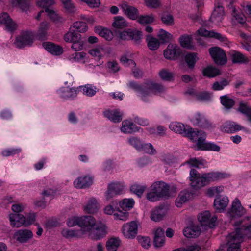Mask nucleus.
<instances>
[{"label": "nucleus", "instance_id": "29", "mask_svg": "<svg viewBox=\"0 0 251 251\" xmlns=\"http://www.w3.org/2000/svg\"><path fill=\"white\" fill-rule=\"evenodd\" d=\"M154 234V246L155 247H162L165 244L164 231L161 228H157Z\"/></svg>", "mask_w": 251, "mask_h": 251}, {"label": "nucleus", "instance_id": "38", "mask_svg": "<svg viewBox=\"0 0 251 251\" xmlns=\"http://www.w3.org/2000/svg\"><path fill=\"white\" fill-rule=\"evenodd\" d=\"M229 55L234 63H243L248 61L247 58L240 52L232 50L230 51Z\"/></svg>", "mask_w": 251, "mask_h": 251}, {"label": "nucleus", "instance_id": "15", "mask_svg": "<svg viewBox=\"0 0 251 251\" xmlns=\"http://www.w3.org/2000/svg\"><path fill=\"white\" fill-rule=\"evenodd\" d=\"M78 91V88L63 87L58 90V94L64 100H72L76 97Z\"/></svg>", "mask_w": 251, "mask_h": 251}, {"label": "nucleus", "instance_id": "41", "mask_svg": "<svg viewBox=\"0 0 251 251\" xmlns=\"http://www.w3.org/2000/svg\"><path fill=\"white\" fill-rule=\"evenodd\" d=\"M46 13H47L49 18L56 24L62 23L65 22V19L61 15H59L57 11L52 9H47Z\"/></svg>", "mask_w": 251, "mask_h": 251}, {"label": "nucleus", "instance_id": "46", "mask_svg": "<svg viewBox=\"0 0 251 251\" xmlns=\"http://www.w3.org/2000/svg\"><path fill=\"white\" fill-rule=\"evenodd\" d=\"M119 204L120 207L123 210H129L133 207L134 201L132 198L124 199L119 202Z\"/></svg>", "mask_w": 251, "mask_h": 251}, {"label": "nucleus", "instance_id": "43", "mask_svg": "<svg viewBox=\"0 0 251 251\" xmlns=\"http://www.w3.org/2000/svg\"><path fill=\"white\" fill-rule=\"evenodd\" d=\"M81 35L75 31V30L70 28V30L64 35V40L66 42L73 43L77 39H79Z\"/></svg>", "mask_w": 251, "mask_h": 251}, {"label": "nucleus", "instance_id": "35", "mask_svg": "<svg viewBox=\"0 0 251 251\" xmlns=\"http://www.w3.org/2000/svg\"><path fill=\"white\" fill-rule=\"evenodd\" d=\"M190 167H194L198 168H204L208 167V162L202 158H193L185 162Z\"/></svg>", "mask_w": 251, "mask_h": 251}, {"label": "nucleus", "instance_id": "9", "mask_svg": "<svg viewBox=\"0 0 251 251\" xmlns=\"http://www.w3.org/2000/svg\"><path fill=\"white\" fill-rule=\"evenodd\" d=\"M221 130L223 132L233 133L240 130H243L246 133H250V130L236 122L231 121H226L221 126Z\"/></svg>", "mask_w": 251, "mask_h": 251}, {"label": "nucleus", "instance_id": "6", "mask_svg": "<svg viewBox=\"0 0 251 251\" xmlns=\"http://www.w3.org/2000/svg\"><path fill=\"white\" fill-rule=\"evenodd\" d=\"M186 137H188L193 142H196L198 148L199 149L205 141L206 134L201 130H195L189 127Z\"/></svg>", "mask_w": 251, "mask_h": 251}, {"label": "nucleus", "instance_id": "23", "mask_svg": "<svg viewBox=\"0 0 251 251\" xmlns=\"http://www.w3.org/2000/svg\"><path fill=\"white\" fill-rule=\"evenodd\" d=\"M167 212L166 208L163 206H159L153 209L150 215L151 219L154 222L161 220Z\"/></svg>", "mask_w": 251, "mask_h": 251}, {"label": "nucleus", "instance_id": "27", "mask_svg": "<svg viewBox=\"0 0 251 251\" xmlns=\"http://www.w3.org/2000/svg\"><path fill=\"white\" fill-rule=\"evenodd\" d=\"M10 224L12 226L19 227L25 226V217L19 213H11L9 216Z\"/></svg>", "mask_w": 251, "mask_h": 251}, {"label": "nucleus", "instance_id": "26", "mask_svg": "<svg viewBox=\"0 0 251 251\" xmlns=\"http://www.w3.org/2000/svg\"><path fill=\"white\" fill-rule=\"evenodd\" d=\"M193 196L192 193L188 190L181 191L176 200V205L180 207L182 205L190 200Z\"/></svg>", "mask_w": 251, "mask_h": 251}, {"label": "nucleus", "instance_id": "57", "mask_svg": "<svg viewBox=\"0 0 251 251\" xmlns=\"http://www.w3.org/2000/svg\"><path fill=\"white\" fill-rule=\"evenodd\" d=\"M221 104L226 108L230 109L234 104V100L227 95L220 97Z\"/></svg>", "mask_w": 251, "mask_h": 251}, {"label": "nucleus", "instance_id": "34", "mask_svg": "<svg viewBox=\"0 0 251 251\" xmlns=\"http://www.w3.org/2000/svg\"><path fill=\"white\" fill-rule=\"evenodd\" d=\"M78 91L82 92L84 95L88 97L94 96L98 91V89L96 87L89 84L79 86L78 87Z\"/></svg>", "mask_w": 251, "mask_h": 251}, {"label": "nucleus", "instance_id": "39", "mask_svg": "<svg viewBox=\"0 0 251 251\" xmlns=\"http://www.w3.org/2000/svg\"><path fill=\"white\" fill-rule=\"evenodd\" d=\"M128 86L130 88L139 93V96L143 101L145 102L148 101L146 99L147 94V90H144L140 85L134 82H130L128 84Z\"/></svg>", "mask_w": 251, "mask_h": 251}, {"label": "nucleus", "instance_id": "48", "mask_svg": "<svg viewBox=\"0 0 251 251\" xmlns=\"http://www.w3.org/2000/svg\"><path fill=\"white\" fill-rule=\"evenodd\" d=\"M127 143L129 145L139 151L143 142L138 137L131 136L128 138Z\"/></svg>", "mask_w": 251, "mask_h": 251}, {"label": "nucleus", "instance_id": "64", "mask_svg": "<svg viewBox=\"0 0 251 251\" xmlns=\"http://www.w3.org/2000/svg\"><path fill=\"white\" fill-rule=\"evenodd\" d=\"M158 37L163 42H169L172 38V35L166 31L161 29L159 30Z\"/></svg>", "mask_w": 251, "mask_h": 251}, {"label": "nucleus", "instance_id": "52", "mask_svg": "<svg viewBox=\"0 0 251 251\" xmlns=\"http://www.w3.org/2000/svg\"><path fill=\"white\" fill-rule=\"evenodd\" d=\"M204 75L209 77H214L220 74V71L216 67L208 66L203 70Z\"/></svg>", "mask_w": 251, "mask_h": 251}, {"label": "nucleus", "instance_id": "24", "mask_svg": "<svg viewBox=\"0 0 251 251\" xmlns=\"http://www.w3.org/2000/svg\"><path fill=\"white\" fill-rule=\"evenodd\" d=\"M104 116L115 123H119L122 120L123 113L118 109L106 110L103 112Z\"/></svg>", "mask_w": 251, "mask_h": 251}, {"label": "nucleus", "instance_id": "31", "mask_svg": "<svg viewBox=\"0 0 251 251\" xmlns=\"http://www.w3.org/2000/svg\"><path fill=\"white\" fill-rule=\"evenodd\" d=\"M183 234L187 238H195L199 236L201 232L200 227L198 225H192L183 229Z\"/></svg>", "mask_w": 251, "mask_h": 251}, {"label": "nucleus", "instance_id": "20", "mask_svg": "<svg viewBox=\"0 0 251 251\" xmlns=\"http://www.w3.org/2000/svg\"><path fill=\"white\" fill-rule=\"evenodd\" d=\"M141 128L136 126L131 120H124L122 123L121 131L125 134H131L138 132Z\"/></svg>", "mask_w": 251, "mask_h": 251}, {"label": "nucleus", "instance_id": "18", "mask_svg": "<svg viewBox=\"0 0 251 251\" xmlns=\"http://www.w3.org/2000/svg\"><path fill=\"white\" fill-rule=\"evenodd\" d=\"M93 182V177L90 176H81L76 178L74 182L75 187L85 188L89 187Z\"/></svg>", "mask_w": 251, "mask_h": 251}, {"label": "nucleus", "instance_id": "47", "mask_svg": "<svg viewBox=\"0 0 251 251\" xmlns=\"http://www.w3.org/2000/svg\"><path fill=\"white\" fill-rule=\"evenodd\" d=\"M179 42L182 47L187 49H192L193 47L192 38L191 36L184 35L179 38Z\"/></svg>", "mask_w": 251, "mask_h": 251}, {"label": "nucleus", "instance_id": "50", "mask_svg": "<svg viewBox=\"0 0 251 251\" xmlns=\"http://www.w3.org/2000/svg\"><path fill=\"white\" fill-rule=\"evenodd\" d=\"M89 53L98 59H101L105 54V50L103 47H98L89 50Z\"/></svg>", "mask_w": 251, "mask_h": 251}, {"label": "nucleus", "instance_id": "32", "mask_svg": "<svg viewBox=\"0 0 251 251\" xmlns=\"http://www.w3.org/2000/svg\"><path fill=\"white\" fill-rule=\"evenodd\" d=\"M43 46L47 51L54 55H59L63 53V49L60 46L52 43H44Z\"/></svg>", "mask_w": 251, "mask_h": 251}, {"label": "nucleus", "instance_id": "40", "mask_svg": "<svg viewBox=\"0 0 251 251\" xmlns=\"http://www.w3.org/2000/svg\"><path fill=\"white\" fill-rule=\"evenodd\" d=\"M95 32L105 38L106 40L110 41L113 37V33L110 30L103 28L102 26L95 27Z\"/></svg>", "mask_w": 251, "mask_h": 251}, {"label": "nucleus", "instance_id": "33", "mask_svg": "<svg viewBox=\"0 0 251 251\" xmlns=\"http://www.w3.org/2000/svg\"><path fill=\"white\" fill-rule=\"evenodd\" d=\"M121 244V240L119 237H111L107 241L106 248L108 251H117Z\"/></svg>", "mask_w": 251, "mask_h": 251}, {"label": "nucleus", "instance_id": "4", "mask_svg": "<svg viewBox=\"0 0 251 251\" xmlns=\"http://www.w3.org/2000/svg\"><path fill=\"white\" fill-rule=\"evenodd\" d=\"M33 41V35L29 31H22L18 35L14 42L15 46L22 48L26 46H30Z\"/></svg>", "mask_w": 251, "mask_h": 251}, {"label": "nucleus", "instance_id": "44", "mask_svg": "<svg viewBox=\"0 0 251 251\" xmlns=\"http://www.w3.org/2000/svg\"><path fill=\"white\" fill-rule=\"evenodd\" d=\"M137 22L141 25L151 24L155 21V16L153 14L150 15H141L138 16Z\"/></svg>", "mask_w": 251, "mask_h": 251}, {"label": "nucleus", "instance_id": "22", "mask_svg": "<svg viewBox=\"0 0 251 251\" xmlns=\"http://www.w3.org/2000/svg\"><path fill=\"white\" fill-rule=\"evenodd\" d=\"M197 33L201 36L213 38L220 41H225L226 39V38L221 34L216 32L214 30L208 31L203 27L198 29Z\"/></svg>", "mask_w": 251, "mask_h": 251}, {"label": "nucleus", "instance_id": "55", "mask_svg": "<svg viewBox=\"0 0 251 251\" xmlns=\"http://www.w3.org/2000/svg\"><path fill=\"white\" fill-rule=\"evenodd\" d=\"M139 151H143L151 155L154 154L156 152L155 149L151 144L144 143V142L143 143Z\"/></svg>", "mask_w": 251, "mask_h": 251}, {"label": "nucleus", "instance_id": "8", "mask_svg": "<svg viewBox=\"0 0 251 251\" xmlns=\"http://www.w3.org/2000/svg\"><path fill=\"white\" fill-rule=\"evenodd\" d=\"M190 185L194 189H200L206 185L203 174L201 175L196 170L190 171Z\"/></svg>", "mask_w": 251, "mask_h": 251}, {"label": "nucleus", "instance_id": "3", "mask_svg": "<svg viewBox=\"0 0 251 251\" xmlns=\"http://www.w3.org/2000/svg\"><path fill=\"white\" fill-rule=\"evenodd\" d=\"M209 52L214 62L219 65H223L226 63L227 59L225 52L223 49L214 47L209 49Z\"/></svg>", "mask_w": 251, "mask_h": 251}, {"label": "nucleus", "instance_id": "37", "mask_svg": "<svg viewBox=\"0 0 251 251\" xmlns=\"http://www.w3.org/2000/svg\"><path fill=\"white\" fill-rule=\"evenodd\" d=\"M61 233L66 238H79L83 236V231L79 229L75 230L65 228L62 230Z\"/></svg>", "mask_w": 251, "mask_h": 251}, {"label": "nucleus", "instance_id": "60", "mask_svg": "<svg viewBox=\"0 0 251 251\" xmlns=\"http://www.w3.org/2000/svg\"><path fill=\"white\" fill-rule=\"evenodd\" d=\"M224 191L223 186H213L208 188L206 190V194L210 197L222 193Z\"/></svg>", "mask_w": 251, "mask_h": 251}, {"label": "nucleus", "instance_id": "58", "mask_svg": "<svg viewBox=\"0 0 251 251\" xmlns=\"http://www.w3.org/2000/svg\"><path fill=\"white\" fill-rule=\"evenodd\" d=\"M145 185L134 184L130 187V191L138 197H140L146 189Z\"/></svg>", "mask_w": 251, "mask_h": 251}, {"label": "nucleus", "instance_id": "36", "mask_svg": "<svg viewBox=\"0 0 251 251\" xmlns=\"http://www.w3.org/2000/svg\"><path fill=\"white\" fill-rule=\"evenodd\" d=\"M50 23L47 21H44L40 24L38 31V36L41 39H45L48 35V31L50 27Z\"/></svg>", "mask_w": 251, "mask_h": 251}, {"label": "nucleus", "instance_id": "7", "mask_svg": "<svg viewBox=\"0 0 251 251\" xmlns=\"http://www.w3.org/2000/svg\"><path fill=\"white\" fill-rule=\"evenodd\" d=\"M107 233V227L104 223L99 221L88 235L92 239L100 240L105 236Z\"/></svg>", "mask_w": 251, "mask_h": 251}, {"label": "nucleus", "instance_id": "25", "mask_svg": "<svg viewBox=\"0 0 251 251\" xmlns=\"http://www.w3.org/2000/svg\"><path fill=\"white\" fill-rule=\"evenodd\" d=\"M121 7L125 14L130 19L135 20L137 18L139 12L135 7L129 5L126 2H124L121 4Z\"/></svg>", "mask_w": 251, "mask_h": 251}, {"label": "nucleus", "instance_id": "10", "mask_svg": "<svg viewBox=\"0 0 251 251\" xmlns=\"http://www.w3.org/2000/svg\"><path fill=\"white\" fill-rule=\"evenodd\" d=\"M122 233L125 238L129 239H133L137 234V223L135 221H132L125 224L122 226Z\"/></svg>", "mask_w": 251, "mask_h": 251}, {"label": "nucleus", "instance_id": "49", "mask_svg": "<svg viewBox=\"0 0 251 251\" xmlns=\"http://www.w3.org/2000/svg\"><path fill=\"white\" fill-rule=\"evenodd\" d=\"M165 90L164 87L157 83H151L147 90V96H150L151 93H161Z\"/></svg>", "mask_w": 251, "mask_h": 251}, {"label": "nucleus", "instance_id": "16", "mask_svg": "<svg viewBox=\"0 0 251 251\" xmlns=\"http://www.w3.org/2000/svg\"><path fill=\"white\" fill-rule=\"evenodd\" d=\"M206 184L212 182L227 178L230 175L225 173L219 172H212L203 174Z\"/></svg>", "mask_w": 251, "mask_h": 251}, {"label": "nucleus", "instance_id": "54", "mask_svg": "<svg viewBox=\"0 0 251 251\" xmlns=\"http://www.w3.org/2000/svg\"><path fill=\"white\" fill-rule=\"evenodd\" d=\"M72 29L76 30L77 33L78 32H85L87 30L88 27L85 22L81 21H77L73 23L71 27Z\"/></svg>", "mask_w": 251, "mask_h": 251}, {"label": "nucleus", "instance_id": "13", "mask_svg": "<svg viewBox=\"0 0 251 251\" xmlns=\"http://www.w3.org/2000/svg\"><path fill=\"white\" fill-rule=\"evenodd\" d=\"M33 237L32 232L27 229H19L16 231L13 235V238L22 244L28 243Z\"/></svg>", "mask_w": 251, "mask_h": 251}, {"label": "nucleus", "instance_id": "14", "mask_svg": "<svg viewBox=\"0 0 251 251\" xmlns=\"http://www.w3.org/2000/svg\"><path fill=\"white\" fill-rule=\"evenodd\" d=\"M246 213V209L242 206L240 201L236 198L232 202L231 208L228 213L231 218L241 217Z\"/></svg>", "mask_w": 251, "mask_h": 251}, {"label": "nucleus", "instance_id": "17", "mask_svg": "<svg viewBox=\"0 0 251 251\" xmlns=\"http://www.w3.org/2000/svg\"><path fill=\"white\" fill-rule=\"evenodd\" d=\"M0 23L5 25V30L12 32L17 28V25L7 13H2L0 15Z\"/></svg>", "mask_w": 251, "mask_h": 251}, {"label": "nucleus", "instance_id": "61", "mask_svg": "<svg viewBox=\"0 0 251 251\" xmlns=\"http://www.w3.org/2000/svg\"><path fill=\"white\" fill-rule=\"evenodd\" d=\"M112 190L118 195L122 193L125 188L124 183L120 182H112L108 184Z\"/></svg>", "mask_w": 251, "mask_h": 251}, {"label": "nucleus", "instance_id": "11", "mask_svg": "<svg viewBox=\"0 0 251 251\" xmlns=\"http://www.w3.org/2000/svg\"><path fill=\"white\" fill-rule=\"evenodd\" d=\"M100 205L98 200L94 197L89 198L83 206V210L85 213L94 214L100 208Z\"/></svg>", "mask_w": 251, "mask_h": 251}, {"label": "nucleus", "instance_id": "45", "mask_svg": "<svg viewBox=\"0 0 251 251\" xmlns=\"http://www.w3.org/2000/svg\"><path fill=\"white\" fill-rule=\"evenodd\" d=\"M56 0H38L36 1L37 5L42 8L45 9V11L46 12V10L52 9L51 8L56 4Z\"/></svg>", "mask_w": 251, "mask_h": 251}, {"label": "nucleus", "instance_id": "28", "mask_svg": "<svg viewBox=\"0 0 251 251\" xmlns=\"http://www.w3.org/2000/svg\"><path fill=\"white\" fill-rule=\"evenodd\" d=\"M229 200L226 196H220L217 197L214 202V206L217 211L221 212L227 206Z\"/></svg>", "mask_w": 251, "mask_h": 251}, {"label": "nucleus", "instance_id": "56", "mask_svg": "<svg viewBox=\"0 0 251 251\" xmlns=\"http://www.w3.org/2000/svg\"><path fill=\"white\" fill-rule=\"evenodd\" d=\"M64 9L69 13H74L76 11L72 0H60Z\"/></svg>", "mask_w": 251, "mask_h": 251}, {"label": "nucleus", "instance_id": "12", "mask_svg": "<svg viewBox=\"0 0 251 251\" xmlns=\"http://www.w3.org/2000/svg\"><path fill=\"white\" fill-rule=\"evenodd\" d=\"M198 219L201 224L211 228L215 226L217 217L215 215L211 216L208 211H204L198 215Z\"/></svg>", "mask_w": 251, "mask_h": 251}, {"label": "nucleus", "instance_id": "5", "mask_svg": "<svg viewBox=\"0 0 251 251\" xmlns=\"http://www.w3.org/2000/svg\"><path fill=\"white\" fill-rule=\"evenodd\" d=\"M80 222L79 227L81 228L79 230L83 231V235L85 234H89L97 223L96 219L90 215L81 216Z\"/></svg>", "mask_w": 251, "mask_h": 251}, {"label": "nucleus", "instance_id": "42", "mask_svg": "<svg viewBox=\"0 0 251 251\" xmlns=\"http://www.w3.org/2000/svg\"><path fill=\"white\" fill-rule=\"evenodd\" d=\"M223 13L222 7H217L210 18L211 21L215 24H219L223 20Z\"/></svg>", "mask_w": 251, "mask_h": 251}, {"label": "nucleus", "instance_id": "59", "mask_svg": "<svg viewBox=\"0 0 251 251\" xmlns=\"http://www.w3.org/2000/svg\"><path fill=\"white\" fill-rule=\"evenodd\" d=\"M147 40L148 46L151 50H155L159 48L160 42L157 38L152 37H148Z\"/></svg>", "mask_w": 251, "mask_h": 251}, {"label": "nucleus", "instance_id": "21", "mask_svg": "<svg viewBox=\"0 0 251 251\" xmlns=\"http://www.w3.org/2000/svg\"><path fill=\"white\" fill-rule=\"evenodd\" d=\"M179 53V48L178 46L175 44H169L164 51V55L167 59L174 60L177 58Z\"/></svg>", "mask_w": 251, "mask_h": 251}, {"label": "nucleus", "instance_id": "51", "mask_svg": "<svg viewBox=\"0 0 251 251\" xmlns=\"http://www.w3.org/2000/svg\"><path fill=\"white\" fill-rule=\"evenodd\" d=\"M112 26L116 28H123L127 26V23L122 17L116 16L114 17Z\"/></svg>", "mask_w": 251, "mask_h": 251}, {"label": "nucleus", "instance_id": "1", "mask_svg": "<svg viewBox=\"0 0 251 251\" xmlns=\"http://www.w3.org/2000/svg\"><path fill=\"white\" fill-rule=\"evenodd\" d=\"M244 237H251V224L243 225L229 234L226 244L227 251H239Z\"/></svg>", "mask_w": 251, "mask_h": 251}, {"label": "nucleus", "instance_id": "63", "mask_svg": "<svg viewBox=\"0 0 251 251\" xmlns=\"http://www.w3.org/2000/svg\"><path fill=\"white\" fill-rule=\"evenodd\" d=\"M113 216L115 220L125 221L128 219V213L126 212V211H122L119 209V207H117L116 211L114 213Z\"/></svg>", "mask_w": 251, "mask_h": 251}, {"label": "nucleus", "instance_id": "2", "mask_svg": "<svg viewBox=\"0 0 251 251\" xmlns=\"http://www.w3.org/2000/svg\"><path fill=\"white\" fill-rule=\"evenodd\" d=\"M161 198H169L173 197L176 191L175 185L170 186L163 181L154 182L151 186Z\"/></svg>", "mask_w": 251, "mask_h": 251}, {"label": "nucleus", "instance_id": "30", "mask_svg": "<svg viewBox=\"0 0 251 251\" xmlns=\"http://www.w3.org/2000/svg\"><path fill=\"white\" fill-rule=\"evenodd\" d=\"M170 129L176 133L183 134L186 136L189 126H185L181 123L177 122H172L169 125Z\"/></svg>", "mask_w": 251, "mask_h": 251}, {"label": "nucleus", "instance_id": "53", "mask_svg": "<svg viewBox=\"0 0 251 251\" xmlns=\"http://www.w3.org/2000/svg\"><path fill=\"white\" fill-rule=\"evenodd\" d=\"M199 149L202 150L212 151L218 152L220 151V147L218 145L214 143L205 142V141L203 143L202 145L201 146Z\"/></svg>", "mask_w": 251, "mask_h": 251}, {"label": "nucleus", "instance_id": "62", "mask_svg": "<svg viewBox=\"0 0 251 251\" xmlns=\"http://www.w3.org/2000/svg\"><path fill=\"white\" fill-rule=\"evenodd\" d=\"M238 110L246 117L251 114V107L243 102H240Z\"/></svg>", "mask_w": 251, "mask_h": 251}, {"label": "nucleus", "instance_id": "19", "mask_svg": "<svg viewBox=\"0 0 251 251\" xmlns=\"http://www.w3.org/2000/svg\"><path fill=\"white\" fill-rule=\"evenodd\" d=\"M194 125L198 126L205 128H208L211 126V124L205 117L200 113L195 114L191 119Z\"/></svg>", "mask_w": 251, "mask_h": 251}]
</instances>
